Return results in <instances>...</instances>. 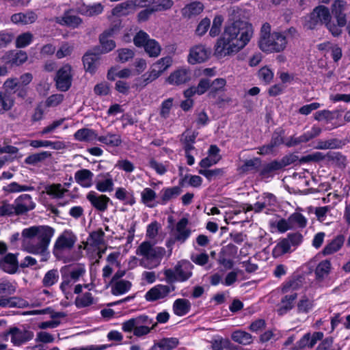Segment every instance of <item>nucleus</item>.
I'll use <instances>...</instances> for the list:
<instances>
[{
	"instance_id": "052dcab7",
	"label": "nucleus",
	"mask_w": 350,
	"mask_h": 350,
	"mask_svg": "<svg viewBox=\"0 0 350 350\" xmlns=\"http://www.w3.org/2000/svg\"><path fill=\"white\" fill-rule=\"evenodd\" d=\"M224 22V18L221 16L217 15L215 16L211 27L209 31V36L211 37H216L221 31V27Z\"/></svg>"
},
{
	"instance_id": "4468645a",
	"label": "nucleus",
	"mask_w": 350,
	"mask_h": 350,
	"mask_svg": "<svg viewBox=\"0 0 350 350\" xmlns=\"http://www.w3.org/2000/svg\"><path fill=\"white\" fill-rule=\"evenodd\" d=\"M120 29V22L117 21L113 27L103 32L100 36L101 53H108L116 47L115 42L111 39Z\"/></svg>"
},
{
	"instance_id": "8fccbe9b",
	"label": "nucleus",
	"mask_w": 350,
	"mask_h": 350,
	"mask_svg": "<svg viewBox=\"0 0 350 350\" xmlns=\"http://www.w3.org/2000/svg\"><path fill=\"white\" fill-rule=\"evenodd\" d=\"M180 189L177 187L165 188L161 191V201L162 204H165L174 198H176L180 194Z\"/></svg>"
},
{
	"instance_id": "c03bdc74",
	"label": "nucleus",
	"mask_w": 350,
	"mask_h": 350,
	"mask_svg": "<svg viewBox=\"0 0 350 350\" xmlns=\"http://www.w3.org/2000/svg\"><path fill=\"white\" fill-rule=\"evenodd\" d=\"M302 286L301 278H291L283 283L281 291L282 293H292L299 290Z\"/></svg>"
},
{
	"instance_id": "2eb2a0df",
	"label": "nucleus",
	"mask_w": 350,
	"mask_h": 350,
	"mask_svg": "<svg viewBox=\"0 0 350 350\" xmlns=\"http://www.w3.org/2000/svg\"><path fill=\"white\" fill-rule=\"evenodd\" d=\"M211 55V50L203 44H197L191 47L187 57L191 64L202 63L208 60Z\"/></svg>"
},
{
	"instance_id": "f03ea898",
	"label": "nucleus",
	"mask_w": 350,
	"mask_h": 350,
	"mask_svg": "<svg viewBox=\"0 0 350 350\" xmlns=\"http://www.w3.org/2000/svg\"><path fill=\"white\" fill-rule=\"evenodd\" d=\"M24 250L33 254H40L42 260H46L49 256L47 249L53 236V230L46 226H33L22 231Z\"/></svg>"
},
{
	"instance_id": "603ef678",
	"label": "nucleus",
	"mask_w": 350,
	"mask_h": 350,
	"mask_svg": "<svg viewBox=\"0 0 350 350\" xmlns=\"http://www.w3.org/2000/svg\"><path fill=\"white\" fill-rule=\"evenodd\" d=\"M58 280V271L57 269H51L45 273L42 279V284L46 287H49L55 284Z\"/></svg>"
},
{
	"instance_id": "c756f323",
	"label": "nucleus",
	"mask_w": 350,
	"mask_h": 350,
	"mask_svg": "<svg viewBox=\"0 0 350 350\" xmlns=\"http://www.w3.org/2000/svg\"><path fill=\"white\" fill-rule=\"evenodd\" d=\"M76 241V237L70 231H64L57 239L55 247L59 250L70 249Z\"/></svg>"
},
{
	"instance_id": "bb28decb",
	"label": "nucleus",
	"mask_w": 350,
	"mask_h": 350,
	"mask_svg": "<svg viewBox=\"0 0 350 350\" xmlns=\"http://www.w3.org/2000/svg\"><path fill=\"white\" fill-rule=\"evenodd\" d=\"M237 252V248L232 244H228L224 247L221 255L219 256V262L224 268L230 269L233 267L234 262L230 257H227L228 254H230L231 257L236 255Z\"/></svg>"
},
{
	"instance_id": "864d4df0",
	"label": "nucleus",
	"mask_w": 350,
	"mask_h": 350,
	"mask_svg": "<svg viewBox=\"0 0 350 350\" xmlns=\"http://www.w3.org/2000/svg\"><path fill=\"white\" fill-rule=\"evenodd\" d=\"M93 302L94 298L90 293L78 295L75 299V305L79 308L88 307L92 305Z\"/></svg>"
},
{
	"instance_id": "b1692460",
	"label": "nucleus",
	"mask_w": 350,
	"mask_h": 350,
	"mask_svg": "<svg viewBox=\"0 0 350 350\" xmlns=\"http://www.w3.org/2000/svg\"><path fill=\"white\" fill-rule=\"evenodd\" d=\"M297 297L296 293L287 294L283 296L278 306L277 312L280 315H284L291 311L295 306V300Z\"/></svg>"
},
{
	"instance_id": "69168bd1",
	"label": "nucleus",
	"mask_w": 350,
	"mask_h": 350,
	"mask_svg": "<svg viewBox=\"0 0 350 350\" xmlns=\"http://www.w3.org/2000/svg\"><path fill=\"white\" fill-rule=\"evenodd\" d=\"M150 40L149 36L144 31H139L133 38V42L137 47H144Z\"/></svg>"
},
{
	"instance_id": "20e7f679",
	"label": "nucleus",
	"mask_w": 350,
	"mask_h": 350,
	"mask_svg": "<svg viewBox=\"0 0 350 350\" xmlns=\"http://www.w3.org/2000/svg\"><path fill=\"white\" fill-rule=\"evenodd\" d=\"M295 33L296 30L294 28L282 31H273L269 39L262 42L260 49L267 53L282 52L286 48L288 41Z\"/></svg>"
},
{
	"instance_id": "f257e3e1",
	"label": "nucleus",
	"mask_w": 350,
	"mask_h": 350,
	"mask_svg": "<svg viewBox=\"0 0 350 350\" xmlns=\"http://www.w3.org/2000/svg\"><path fill=\"white\" fill-rule=\"evenodd\" d=\"M253 33L252 25L246 21L228 22L214 45V57L222 59L237 54L249 43Z\"/></svg>"
},
{
	"instance_id": "3c124183",
	"label": "nucleus",
	"mask_w": 350,
	"mask_h": 350,
	"mask_svg": "<svg viewBox=\"0 0 350 350\" xmlns=\"http://www.w3.org/2000/svg\"><path fill=\"white\" fill-rule=\"evenodd\" d=\"M169 165V162L167 161L161 163L154 159H150L148 162V166L159 175H163L167 171Z\"/></svg>"
},
{
	"instance_id": "e2e57ef3",
	"label": "nucleus",
	"mask_w": 350,
	"mask_h": 350,
	"mask_svg": "<svg viewBox=\"0 0 350 350\" xmlns=\"http://www.w3.org/2000/svg\"><path fill=\"white\" fill-rule=\"evenodd\" d=\"M273 72L267 66L261 68L258 71V77L266 84L269 83L273 78Z\"/></svg>"
},
{
	"instance_id": "f704fd0d",
	"label": "nucleus",
	"mask_w": 350,
	"mask_h": 350,
	"mask_svg": "<svg viewBox=\"0 0 350 350\" xmlns=\"http://www.w3.org/2000/svg\"><path fill=\"white\" fill-rule=\"evenodd\" d=\"M67 191L68 189L59 183L48 185L44 187V192L52 198H62Z\"/></svg>"
},
{
	"instance_id": "7c9ffc66",
	"label": "nucleus",
	"mask_w": 350,
	"mask_h": 350,
	"mask_svg": "<svg viewBox=\"0 0 350 350\" xmlns=\"http://www.w3.org/2000/svg\"><path fill=\"white\" fill-rule=\"evenodd\" d=\"M55 21L59 25H66L72 28H76L81 23V19L72 14L70 11H66L63 16L56 17Z\"/></svg>"
},
{
	"instance_id": "49530a36",
	"label": "nucleus",
	"mask_w": 350,
	"mask_h": 350,
	"mask_svg": "<svg viewBox=\"0 0 350 350\" xmlns=\"http://www.w3.org/2000/svg\"><path fill=\"white\" fill-rule=\"evenodd\" d=\"M331 269V263L329 260L321 261L317 267L315 274L318 280H323L327 277Z\"/></svg>"
},
{
	"instance_id": "412c9836",
	"label": "nucleus",
	"mask_w": 350,
	"mask_h": 350,
	"mask_svg": "<svg viewBox=\"0 0 350 350\" xmlns=\"http://www.w3.org/2000/svg\"><path fill=\"white\" fill-rule=\"evenodd\" d=\"M124 274V271H121L120 273L118 272L113 278L111 284V293L114 295H123L127 293L131 287V282L127 280H116L117 278L123 276Z\"/></svg>"
},
{
	"instance_id": "dca6fc26",
	"label": "nucleus",
	"mask_w": 350,
	"mask_h": 350,
	"mask_svg": "<svg viewBox=\"0 0 350 350\" xmlns=\"http://www.w3.org/2000/svg\"><path fill=\"white\" fill-rule=\"evenodd\" d=\"M191 79V72L187 68H179L165 79V82L172 85H180L188 82Z\"/></svg>"
},
{
	"instance_id": "5701e85b",
	"label": "nucleus",
	"mask_w": 350,
	"mask_h": 350,
	"mask_svg": "<svg viewBox=\"0 0 350 350\" xmlns=\"http://www.w3.org/2000/svg\"><path fill=\"white\" fill-rule=\"evenodd\" d=\"M94 173L88 169H81L75 173L76 183L83 188H90L94 185Z\"/></svg>"
},
{
	"instance_id": "0e129e2a",
	"label": "nucleus",
	"mask_w": 350,
	"mask_h": 350,
	"mask_svg": "<svg viewBox=\"0 0 350 350\" xmlns=\"http://www.w3.org/2000/svg\"><path fill=\"white\" fill-rule=\"evenodd\" d=\"M211 26V21L208 18H204L197 25L195 33L198 36H203L208 30Z\"/></svg>"
},
{
	"instance_id": "a878e982",
	"label": "nucleus",
	"mask_w": 350,
	"mask_h": 350,
	"mask_svg": "<svg viewBox=\"0 0 350 350\" xmlns=\"http://www.w3.org/2000/svg\"><path fill=\"white\" fill-rule=\"evenodd\" d=\"M204 9V4L200 1H193L185 5L181 10L183 18L191 19L200 14Z\"/></svg>"
},
{
	"instance_id": "0eeeda50",
	"label": "nucleus",
	"mask_w": 350,
	"mask_h": 350,
	"mask_svg": "<svg viewBox=\"0 0 350 350\" xmlns=\"http://www.w3.org/2000/svg\"><path fill=\"white\" fill-rule=\"evenodd\" d=\"M85 267L82 264L64 266L61 269L62 282L60 288L68 298L71 295V287L85 273Z\"/></svg>"
},
{
	"instance_id": "ddd939ff",
	"label": "nucleus",
	"mask_w": 350,
	"mask_h": 350,
	"mask_svg": "<svg viewBox=\"0 0 350 350\" xmlns=\"http://www.w3.org/2000/svg\"><path fill=\"white\" fill-rule=\"evenodd\" d=\"M275 197L271 193H264L254 205H247L246 211L254 210L256 213L273 210L276 206Z\"/></svg>"
},
{
	"instance_id": "774afa93",
	"label": "nucleus",
	"mask_w": 350,
	"mask_h": 350,
	"mask_svg": "<svg viewBox=\"0 0 350 350\" xmlns=\"http://www.w3.org/2000/svg\"><path fill=\"white\" fill-rule=\"evenodd\" d=\"M163 349L172 350L178 345V340L176 338H164L159 340Z\"/></svg>"
},
{
	"instance_id": "a19ab883",
	"label": "nucleus",
	"mask_w": 350,
	"mask_h": 350,
	"mask_svg": "<svg viewBox=\"0 0 350 350\" xmlns=\"http://www.w3.org/2000/svg\"><path fill=\"white\" fill-rule=\"evenodd\" d=\"M132 75L131 69L124 68L119 69L118 67H111L107 72V79L110 81H115L116 78L128 79Z\"/></svg>"
},
{
	"instance_id": "58836bf2",
	"label": "nucleus",
	"mask_w": 350,
	"mask_h": 350,
	"mask_svg": "<svg viewBox=\"0 0 350 350\" xmlns=\"http://www.w3.org/2000/svg\"><path fill=\"white\" fill-rule=\"evenodd\" d=\"M190 301L185 299H177L173 304L174 313L180 317L187 314L190 310Z\"/></svg>"
},
{
	"instance_id": "680f3d73",
	"label": "nucleus",
	"mask_w": 350,
	"mask_h": 350,
	"mask_svg": "<svg viewBox=\"0 0 350 350\" xmlns=\"http://www.w3.org/2000/svg\"><path fill=\"white\" fill-rule=\"evenodd\" d=\"M260 163V161L254 158L248 159L243 161V163L240 166V170L243 172H250L256 170Z\"/></svg>"
},
{
	"instance_id": "e433bc0d",
	"label": "nucleus",
	"mask_w": 350,
	"mask_h": 350,
	"mask_svg": "<svg viewBox=\"0 0 350 350\" xmlns=\"http://www.w3.org/2000/svg\"><path fill=\"white\" fill-rule=\"evenodd\" d=\"M156 192L151 188L146 187L141 192V201L146 206L153 208L157 206Z\"/></svg>"
},
{
	"instance_id": "cd10ccee",
	"label": "nucleus",
	"mask_w": 350,
	"mask_h": 350,
	"mask_svg": "<svg viewBox=\"0 0 350 350\" xmlns=\"http://www.w3.org/2000/svg\"><path fill=\"white\" fill-rule=\"evenodd\" d=\"M0 267L5 272L14 273L18 267L17 257L13 254H8L0 259Z\"/></svg>"
},
{
	"instance_id": "ea45409f",
	"label": "nucleus",
	"mask_w": 350,
	"mask_h": 350,
	"mask_svg": "<svg viewBox=\"0 0 350 350\" xmlns=\"http://www.w3.org/2000/svg\"><path fill=\"white\" fill-rule=\"evenodd\" d=\"M14 105V97L6 92H0V114L10 111Z\"/></svg>"
},
{
	"instance_id": "5fc2aeb1",
	"label": "nucleus",
	"mask_w": 350,
	"mask_h": 350,
	"mask_svg": "<svg viewBox=\"0 0 350 350\" xmlns=\"http://www.w3.org/2000/svg\"><path fill=\"white\" fill-rule=\"evenodd\" d=\"M103 10V7L100 3H95L92 5H83L80 9V12L86 16H94L100 14Z\"/></svg>"
},
{
	"instance_id": "f3484780",
	"label": "nucleus",
	"mask_w": 350,
	"mask_h": 350,
	"mask_svg": "<svg viewBox=\"0 0 350 350\" xmlns=\"http://www.w3.org/2000/svg\"><path fill=\"white\" fill-rule=\"evenodd\" d=\"M86 199L95 209L100 212H104L107 209L110 202L109 197L99 194L94 191H89L86 195Z\"/></svg>"
},
{
	"instance_id": "6e6d98bb",
	"label": "nucleus",
	"mask_w": 350,
	"mask_h": 350,
	"mask_svg": "<svg viewBox=\"0 0 350 350\" xmlns=\"http://www.w3.org/2000/svg\"><path fill=\"white\" fill-rule=\"evenodd\" d=\"M342 146L341 142L336 139L325 141L320 140L316 145V148L320 150L339 148Z\"/></svg>"
},
{
	"instance_id": "39448f33",
	"label": "nucleus",
	"mask_w": 350,
	"mask_h": 350,
	"mask_svg": "<svg viewBox=\"0 0 350 350\" xmlns=\"http://www.w3.org/2000/svg\"><path fill=\"white\" fill-rule=\"evenodd\" d=\"M319 25H325L334 36H338L342 33V29H339V27L336 26V24L332 21L329 10L324 5H319L314 8L308 21L310 29H314Z\"/></svg>"
},
{
	"instance_id": "4be33fe9",
	"label": "nucleus",
	"mask_w": 350,
	"mask_h": 350,
	"mask_svg": "<svg viewBox=\"0 0 350 350\" xmlns=\"http://www.w3.org/2000/svg\"><path fill=\"white\" fill-rule=\"evenodd\" d=\"M315 307L314 297L306 293L302 295L296 304V311L297 314H307Z\"/></svg>"
},
{
	"instance_id": "f8f14e48",
	"label": "nucleus",
	"mask_w": 350,
	"mask_h": 350,
	"mask_svg": "<svg viewBox=\"0 0 350 350\" xmlns=\"http://www.w3.org/2000/svg\"><path fill=\"white\" fill-rule=\"evenodd\" d=\"M152 0H135L127 1L117 5L112 10V14L116 16L128 15L134 12L137 7H144L150 3Z\"/></svg>"
},
{
	"instance_id": "37998d69",
	"label": "nucleus",
	"mask_w": 350,
	"mask_h": 350,
	"mask_svg": "<svg viewBox=\"0 0 350 350\" xmlns=\"http://www.w3.org/2000/svg\"><path fill=\"white\" fill-rule=\"evenodd\" d=\"M98 141L110 147H117L122 143L120 135L113 133L100 136L98 137Z\"/></svg>"
},
{
	"instance_id": "4c0bfd02",
	"label": "nucleus",
	"mask_w": 350,
	"mask_h": 350,
	"mask_svg": "<svg viewBox=\"0 0 350 350\" xmlns=\"http://www.w3.org/2000/svg\"><path fill=\"white\" fill-rule=\"evenodd\" d=\"M98 60L97 54L91 51L87 52L83 57V65L86 71L90 73L94 72L97 67Z\"/></svg>"
},
{
	"instance_id": "13d9d810",
	"label": "nucleus",
	"mask_w": 350,
	"mask_h": 350,
	"mask_svg": "<svg viewBox=\"0 0 350 350\" xmlns=\"http://www.w3.org/2000/svg\"><path fill=\"white\" fill-rule=\"evenodd\" d=\"M51 156L50 152L47 151L41 152L39 153H36L28 156L25 162L27 164L29 165H36V163L44 161L45 159Z\"/></svg>"
},
{
	"instance_id": "aec40b11",
	"label": "nucleus",
	"mask_w": 350,
	"mask_h": 350,
	"mask_svg": "<svg viewBox=\"0 0 350 350\" xmlns=\"http://www.w3.org/2000/svg\"><path fill=\"white\" fill-rule=\"evenodd\" d=\"M94 185L96 189L101 193L112 191L114 188L112 175L110 172L99 174L96 177Z\"/></svg>"
},
{
	"instance_id": "7ed1b4c3",
	"label": "nucleus",
	"mask_w": 350,
	"mask_h": 350,
	"mask_svg": "<svg viewBox=\"0 0 350 350\" xmlns=\"http://www.w3.org/2000/svg\"><path fill=\"white\" fill-rule=\"evenodd\" d=\"M165 253L164 247L155 246L148 241H143L136 250V254L142 257L140 265L149 269L157 267Z\"/></svg>"
},
{
	"instance_id": "9d476101",
	"label": "nucleus",
	"mask_w": 350,
	"mask_h": 350,
	"mask_svg": "<svg viewBox=\"0 0 350 350\" xmlns=\"http://www.w3.org/2000/svg\"><path fill=\"white\" fill-rule=\"evenodd\" d=\"M72 75V67L69 64L64 65L57 70L55 78L57 88L60 91H67L71 85Z\"/></svg>"
},
{
	"instance_id": "09e8293b",
	"label": "nucleus",
	"mask_w": 350,
	"mask_h": 350,
	"mask_svg": "<svg viewBox=\"0 0 350 350\" xmlns=\"http://www.w3.org/2000/svg\"><path fill=\"white\" fill-rule=\"evenodd\" d=\"M144 48L148 55L152 57H158L161 51L159 42L153 39H150Z\"/></svg>"
},
{
	"instance_id": "72a5a7b5",
	"label": "nucleus",
	"mask_w": 350,
	"mask_h": 350,
	"mask_svg": "<svg viewBox=\"0 0 350 350\" xmlns=\"http://www.w3.org/2000/svg\"><path fill=\"white\" fill-rule=\"evenodd\" d=\"M345 243V237L338 235L330 242H329L323 248V254L325 256L333 254L339 251Z\"/></svg>"
},
{
	"instance_id": "6ab92c4d",
	"label": "nucleus",
	"mask_w": 350,
	"mask_h": 350,
	"mask_svg": "<svg viewBox=\"0 0 350 350\" xmlns=\"http://www.w3.org/2000/svg\"><path fill=\"white\" fill-rule=\"evenodd\" d=\"M347 3L344 0H336L332 5V12L336 19V26L339 27V29L345 27L347 24L346 14L345 11L347 9Z\"/></svg>"
},
{
	"instance_id": "79ce46f5",
	"label": "nucleus",
	"mask_w": 350,
	"mask_h": 350,
	"mask_svg": "<svg viewBox=\"0 0 350 350\" xmlns=\"http://www.w3.org/2000/svg\"><path fill=\"white\" fill-rule=\"evenodd\" d=\"M98 137L96 132L89 129H81L75 133V138L80 142H91L96 139L98 140Z\"/></svg>"
},
{
	"instance_id": "393cba45",
	"label": "nucleus",
	"mask_w": 350,
	"mask_h": 350,
	"mask_svg": "<svg viewBox=\"0 0 350 350\" xmlns=\"http://www.w3.org/2000/svg\"><path fill=\"white\" fill-rule=\"evenodd\" d=\"M9 334L11 335V341L14 345H21V344L30 340L33 338V333L26 329H20L18 328H12Z\"/></svg>"
},
{
	"instance_id": "a18cd8bd",
	"label": "nucleus",
	"mask_w": 350,
	"mask_h": 350,
	"mask_svg": "<svg viewBox=\"0 0 350 350\" xmlns=\"http://www.w3.org/2000/svg\"><path fill=\"white\" fill-rule=\"evenodd\" d=\"M291 248L290 241L288 239H284L280 241L274 247L272 251L273 257L278 258L282 255L287 253Z\"/></svg>"
},
{
	"instance_id": "c9c22d12",
	"label": "nucleus",
	"mask_w": 350,
	"mask_h": 350,
	"mask_svg": "<svg viewBox=\"0 0 350 350\" xmlns=\"http://www.w3.org/2000/svg\"><path fill=\"white\" fill-rule=\"evenodd\" d=\"M231 338L234 342L243 345H248L253 342L252 336L242 329L234 331L231 334Z\"/></svg>"
},
{
	"instance_id": "423d86ee",
	"label": "nucleus",
	"mask_w": 350,
	"mask_h": 350,
	"mask_svg": "<svg viewBox=\"0 0 350 350\" xmlns=\"http://www.w3.org/2000/svg\"><path fill=\"white\" fill-rule=\"evenodd\" d=\"M157 323L146 315L131 318L122 323V329L126 333L133 332L134 336L142 337L148 334Z\"/></svg>"
},
{
	"instance_id": "1a4fd4ad",
	"label": "nucleus",
	"mask_w": 350,
	"mask_h": 350,
	"mask_svg": "<svg viewBox=\"0 0 350 350\" xmlns=\"http://www.w3.org/2000/svg\"><path fill=\"white\" fill-rule=\"evenodd\" d=\"M172 58L164 57L152 64L149 70L137 79L136 85L144 87L158 79L165 70L172 65Z\"/></svg>"
},
{
	"instance_id": "473e14b6",
	"label": "nucleus",
	"mask_w": 350,
	"mask_h": 350,
	"mask_svg": "<svg viewBox=\"0 0 350 350\" xmlns=\"http://www.w3.org/2000/svg\"><path fill=\"white\" fill-rule=\"evenodd\" d=\"M188 221L185 218L181 219L177 224L175 228L174 235L176 239L181 243L190 236L191 231L187 228Z\"/></svg>"
},
{
	"instance_id": "de8ad7c7",
	"label": "nucleus",
	"mask_w": 350,
	"mask_h": 350,
	"mask_svg": "<svg viewBox=\"0 0 350 350\" xmlns=\"http://www.w3.org/2000/svg\"><path fill=\"white\" fill-rule=\"evenodd\" d=\"M289 222L293 228H303L307 224V219L299 213H294L289 217Z\"/></svg>"
},
{
	"instance_id": "2f4dec72",
	"label": "nucleus",
	"mask_w": 350,
	"mask_h": 350,
	"mask_svg": "<svg viewBox=\"0 0 350 350\" xmlns=\"http://www.w3.org/2000/svg\"><path fill=\"white\" fill-rule=\"evenodd\" d=\"M115 198L123 202L124 204L132 206L135 203L133 191L127 190L124 187H117L116 189Z\"/></svg>"
},
{
	"instance_id": "bf43d9fd",
	"label": "nucleus",
	"mask_w": 350,
	"mask_h": 350,
	"mask_svg": "<svg viewBox=\"0 0 350 350\" xmlns=\"http://www.w3.org/2000/svg\"><path fill=\"white\" fill-rule=\"evenodd\" d=\"M336 112L329 110H321L315 113L314 119L318 121H323L329 123L336 118Z\"/></svg>"
},
{
	"instance_id": "338daca9",
	"label": "nucleus",
	"mask_w": 350,
	"mask_h": 350,
	"mask_svg": "<svg viewBox=\"0 0 350 350\" xmlns=\"http://www.w3.org/2000/svg\"><path fill=\"white\" fill-rule=\"evenodd\" d=\"M33 39V35L29 32L19 35L16 39V45L18 48H23L29 45Z\"/></svg>"
},
{
	"instance_id": "c85d7f7f",
	"label": "nucleus",
	"mask_w": 350,
	"mask_h": 350,
	"mask_svg": "<svg viewBox=\"0 0 350 350\" xmlns=\"http://www.w3.org/2000/svg\"><path fill=\"white\" fill-rule=\"evenodd\" d=\"M37 14L31 10L25 12H19L11 16V21L16 25H27L34 23L37 19Z\"/></svg>"
},
{
	"instance_id": "9b49d317",
	"label": "nucleus",
	"mask_w": 350,
	"mask_h": 350,
	"mask_svg": "<svg viewBox=\"0 0 350 350\" xmlns=\"http://www.w3.org/2000/svg\"><path fill=\"white\" fill-rule=\"evenodd\" d=\"M174 290V285L157 284L148 290L144 297L148 301L163 300Z\"/></svg>"
},
{
	"instance_id": "4d7b16f0",
	"label": "nucleus",
	"mask_w": 350,
	"mask_h": 350,
	"mask_svg": "<svg viewBox=\"0 0 350 350\" xmlns=\"http://www.w3.org/2000/svg\"><path fill=\"white\" fill-rule=\"evenodd\" d=\"M34 189L33 187L27 185H21L16 182H12L3 187V190L8 193H16L22 191H29Z\"/></svg>"
},
{
	"instance_id": "6e6552de",
	"label": "nucleus",
	"mask_w": 350,
	"mask_h": 350,
	"mask_svg": "<svg viewBox=\"0 0 350 350\" xmlns=\"http://www.w3.org/2000/svg\"><path fill=\"white\" fill-rule=\"evenodd\" d=\"M193 269V265L191 262L182 260L178 261L174 268L165 269L163 274L167 283L183 282L192 276Z\"/></svg>"
},
{
	"instance_id": "a211bd4d",
	"label": "nucleus",
	"mask_w": 350,
	"mask_h": 350,
	"mask_svg": "<svg viewBox=\"0 0 350 350\" xmlns=\"http://www.w3.org/2000/svg\"><path fill=\"white\" fill-rule=\"evenodd\" d=\"M16 215H22L33 210L36 204L29 194H22L14 201Z\"/></svg>"
}]
</instances>
